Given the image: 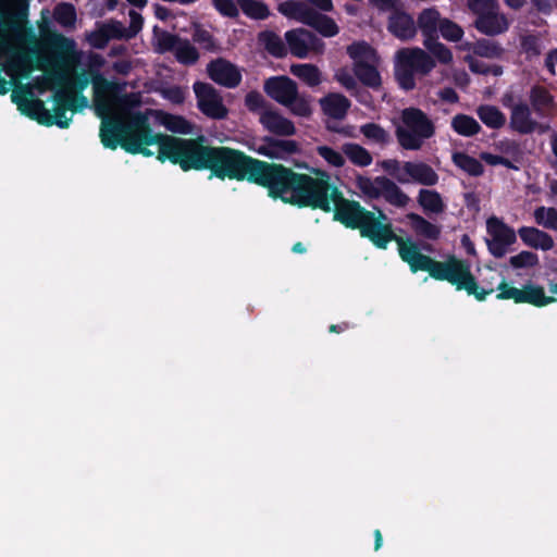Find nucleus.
<instances>
[{"instance_id": "1", "label": "nucleus", "mask_w": 557, "mask_h": 557, "mask_svg": "<svg viewBox=\"0 0 557 557\" xmlns=\"http://www.w3.org/2000/svg\"><path fill=\"white\" fill-rule=\"evenodd\" d=\"M91 81L96 91L95 110L102 119L99 136L103 147L115 150L121 146L131 154L150 157L153 152L147 147L158 145L157 159L161 162L169 160L180 165L184 172L207 170L210 171V177L222 181L228 178L251 182L258 159L231 147L206 145L203 136L186 139L154 134L148 115L133 111L140 106V96L136 92L112 96V104L126 116V121L117 115L108 116L110 103L100 98L99 92L115 90L116 85L98 72L92 75Z\"/></svg>"}, {"instance_id": "2", "label": "nucleus", "mask_w": 557, "mask_h": 557, "mask_svg": "<svg viewBox=\"0 0 557 557\" xmlns=\"http://www.w3.org/2000/svg\"><path fill=\"white\" fill-rule=\"evenodd\" d=\"M394 240L398 244V253L401 260L409 264L411 272L425 271L436 281H446L457 290H466L479 301H484L494 288L480 287L471 272V264L467 260L458 259L454 255L445 261H437L420 252L417 244L407 243L396 235Z\"/></svg>"}, {"instance_id": "3", "label": "nucleus", "mask_w": 557, "mask_h": 557, "mask_svg": "<svg viewBox=\"0 0 557 557\" xmlns=\"http://www.w3.org/2000/svg\"><path fill=\"white\" fill-rule=\"evenodd\" d=\"M250 183L267 188L271 198L281 199L298 208L321 205L318 202V196H320L318 183L313 177L297 173L283 164L258 159Z\"/></svg>"}, {"instance_id": "4", "label": "nucleus", "mask_w": 557, "mask_h": 557, "mask_svg": "<svg viewBox=\"0 0 557 557\" xmlns=\"http://www.w3.org/2000/svg\"><path fill=\"white\" fill-rule=\"evenodd\" d=\"M315 174L317 177H313V181L318 183L317 188L320 191L318 202L321 205L307 206V208L320 209L326 213L333 211V220L348 228L350 224L355 223L354 219L357 214L361 212L360 202L345 198L338 187L331 184L327 172L317 170Z\"/></svg>"}, {"instance_id": "5", "label": "nucleus", "mask_w": 557, "mask_h": 557, "mask_svg": "<svg viewBox=\"0 0 557 557\" xmlns=\"http://www.w3.org/2000/svg\"><path fill=\"white\" fill-rule=\"evenodd\" d=\"M400 120L403 125L396 127L395 136L405 150H420L424 141L435 135L434 123L419 108H405Z\"/></svg>"}, {"instance_id": "6", "label": "nucleus", "mask_w": 557, "mask_h": 557, "mask_svg": "<svg viewBox=\"0 0 557 557\" xmlns=\"http://www.w3.org/2000/svg\"><path fill=\"white\" fill-rule=\"evenodd\" d=\"M359 209L361 212L348 228L358 230L361 237L368 238L376 248L386 249L387 245L396 238L389 218L377 206H373V211L361 205Z\"/></svg>"}, {"instance_id": "7", "label": "nucleus", "mask_w": 557, "mask_h": 557, "mask_svg": "<svg viewBox=\"0 0 557 557\" xmlns=\"http://www.w3.org/2000/svg\"><path fill=\"white\" fill-rule=\"evenodd\" d=\"M131 24L126 28L122 22L111 18L106 22H96L95 29L87 34L86 39L94 49H104L111 39H131L143 28L144 18L135 12H129Z\"/></svg>"}, {"instance_id": "8", "label": "nucleus", "mask_w": 557, "mask_h": 557, "mask_svg": "<svg viewBox=\"0 0 557 557\" xmlns=\"http://www.w3.org/2000/svg\"><path fill=\"white\" fill-rule=\"evenodd\" d=\"M355 185L364 198L374 200L383 197L387 203L397 208L406 207L410 200L400 187L386 176L372 178L357 175Z\"/></svg>"}, {"instance_id": "9", "label": "nucleus", "mask_w": 557, "mask_h": 557, "mask_svg": "<svg viewBox=\"0 0 557 557\" xmlns=\"http://www.w3.org/2000/svg\"><path fill=\"white\" fill-rule=\"evenodd\" d=\"M486 231L490 238H486L485 243L488 252L494 258H503L508 248L517 242L518 233L497 216H491L486 220Z\"/></svg>"}, {"instance_id": "10", "label": "nucleus", "mask_w": 557, "mask_h": 557, "mask_svg": "<svg viewBox=\"0 0 557 557\" xmlns=\"http://www.w3.org/2000/svg\"><path fill=\"white\" fill-rule=\"evenodd\" d=\"M194 91L197 98L198 109L208 117L222 120L227 116V109L223 104L222 97L210 84L196 82Z\"/></svg>"}, {"instance_id": "11", "label": "nucleus", "mask_w": 557, "mask_h": 557, "mask_svg": "<svg viewBox=\"0 0 557 557\" xmlns=\"http://www.w3.org/2000/svg\"><path fill=\"white\" fill-rule=\"evenodd\" d=\"M533 113L529 103L524 101L517 102L516 106L512 107V111H510V129L520 135H530L534 132L544 133L548 128V125L539 123L533 117Z\"/></svg>"}, {"instance_id": "12", "label": "nucleus", "mask_w": 557, "mask_h": 557, "mask_svg": "<svg viewBox=\"0 0 557 557\" xmlns=\"http://www.w3.org/2000/svg\"><path fill=\"white\" fill-rule=\"evenodd\" d=\"M257 152L269 159L288 160L301 152L300 144L294 139H283L273 136H264Z\"/></svg>"}, {"instance_id": "13", "label": "nucleus", "mask_w": 557, "mask_h": 557, "mask_svg": "<svg viewBox=\"0 0 557 557\" xmlns=\"http://www.w3.org/2000/svg\"><path fill=\"white\" fill-rule=\"evenodd\" d=\"M386 29L400 41L412 40L417 35L416 21L403 4L388 14Z\"/></svg>"}, {"instance_id": "14", "label": "nucleus", "mask_w": 557, "mask_h": 557, "mask_svg": "<svg viewBox=\"0 0 557 557\" xmlns=\"http://www.w3.org/2000/svg\"><path fill=\"white\" fill-rule=\"evenodd\" d=\"M264 92L282 106H288L297 96L298 86L286 75L272 76L264 81Z\"/></svg>"}, {"instance_id": "15", "label": "nucleus", "mask_w": 557, "mask_h": 557, "mask_svg": "<svg viewBox=\"0 0 557 557\" xmlns=\"http://www.w3.org/2000/svg\"><path fill=\"white\" fill-rule=\"evenodd\" d=\"M207 72L214 83L226 88H236L243 78L238 67L223 58L210 61Z\"/></svg>"}, {"instance_id": "16", "label": "nucleus", "mask_w": 557, "mask_h": 557, "mask_svg": "<svg viewBox=\"0 0 557 557\" xmlns=\"http://www.w3.org/2000/svg\"><path fill=\"white\" fill-rule=\"evenodd\" d=\"M530 108L539 119H552L556 112V101L543 85L535 84L529 91Z\"/></svg>"}, {"instance_id": "17", "label": "nucleus", "mask_w": 557, "mask_h": 557, "mask_svg": "<svg viewBox=\"0 0 557 557\" xmlns=\"http://www.w3.org/2000/svg\"><path fill=\"white\" fill-rule=\"evenodd\" d=\"M259 122L264 129L275 136L288 137L297 132L295 124L290 120L274 110H264L260 114Z\"/></svg>"}, {"instance_id": "18", "label": "nucleus", "mask_w": 557, "mask_h": 557, "mask_svg": "<svg viewBox=\"0 0 557 557\" xmlns=\"http://www.w3.org/2000/svg\"><path fill=\"white\" fill-rule=\"evenodd\" d=\"M397 54L407 63L408 67L422 75L429 74L436 65L435 60L421 48L401 49Z\"/></svg>"}, {"instance_id": "19", "label": "nucleus", "mask_w": 557, "mask_h": 557, "mask_svg": "<svg viewBox=\"0 0 557 557\" xmlns=\"http://www.w3.org/2000/svg\"><path fill=\"white\" fill-rule=\"evenodd\" d=\"M474 27L483 35L497 36L508 30L509 22L504 14L493 10L478 16L474 21Z\"/></svg>"}, {"instance_id": "20", "label": "nucleus", "mask_w": 557, "mask_h": 557, "mask_svg": "<svg viewBox=\"0 0 557 557\" xmlns=\"http://www.w3.org/2000/svg\"><path fill=\"white\" fill-rule=\"evenodd\" d=\"M322 112L333 120H343L347 115L351 102L339 92H329L319 100Z\"/></svg>"}, {"instance_id": "21", "label": "nucleus", "mask_w": 557, "mask_h": 557, "mask_svg": "<svg viewBox=\"0 0 557 557\" xmlns=\"http://www.w3.org/2000/svg\"><path fill=\"white\" fill-rule=\"evenodd\" d=\"M403 171L409 182L413 181L424 186H434L438 183V174L428 163L406 161L403 163Z\"/></svg>"}, {"instance_id": "22", "label": "nucleus", "mask_w": 557, "mask_h": 557, "mask_svg": "<svg viewBox=\"0 0 557 557\" xmlns=\"http://www.w3.org/2000/svg\"><path fill=\"white\" fill-rule=\"evenodd\" d=\"M518 235L524 245L533 249L547 251L554 247L553 237L548 233L536 227L521 226L518 230Z\"/></svg>"}, {"instance_id": "23", "label": "nucleus", "mask_w": 557, "mask_h": 557, "mask_svg": "<svg viewBox=\"0 0 557 557\" xmlns=\"http://www.w3.org/2000/svg\"><path fill=\"white\" fill-rule=\"evenodd\" d=\"M442 17L437 9H423L416 21L417 30L419 29L424 39L432 40L438 38V28Z\"/></svg>"}, {"instance_id": "24", "label": "nucleus", "mask_w": 557, "mask_h": 557, "mask_svg": "<svg viewBox=\"0 0 557 557\" xmlns=\"http://www.w3.org/2000/svg\"><path fill=\"white\" fill-rule=\"evenodd\" d=\"M406 216L409 221L410 228L417 237L433 242L441 237L442 227L440 225L428 221L425 218L414 212H410Z\"/></svg>"}, {"instance_id": "25", "label": "nucleus", "mask_w": 557, "mask_h": 557, "mask_svg": "<svg viewBox=\"0 0 557 557\" xmlns=\"http://www.w3.org/2000/svg\"><path fill=\"white\" fill-rule=\"evenodd\" d=\"M352 72L359 82L366 87L377 90L382 85L381 74L372 62H359L357 64H352Z\"/></svg>"}, {"instance_id": "26", "label": "nucleus", "mask_w": 557, "mask_h": 557, "mask_svg": "<svg viewBox=\"0 0 557 557\" xmlns=\"http://www.w3.org/2000/svg\"><path fill=\"white\" fill-rule=\"evenodd\" d=\"M556 301L553 296H546L544 287L528 283L521 288L520 304H529L537 308L545 307Z\"/></svg>"}, {"instance_id": "27", "label": "nucleus", "mask_w": 557, "mask_h": 557, "mask_svg": "<svg viewBox=\"0 0 557 557\" xmlns=\"http://www.w3.org/2000/svg\"><path fill=\"white\" fill-rule=\"evenodd\" d=\"M70 99L66 98V89H59L53 95L54 108L52 114L53 125L60 128H67L71 117L66 116V111L74 107Z\"/></svg>"}, {"instance_id": "28", "label": "nucleus", "mask_w": 557, "mask_h": 557, "mask_svg": "<svg viewBox=\"0 0 557 557\" xmlns=\"http://www.w3.org/2000/svg\"><path fill=\"white\" fill-rule=\"evenodd\" d=\"M306 25L312 27L320 35L327 38L334 37L339 33V27L332 17L322 14L314 9L309 15Z\"/></svg>"}, {"instance_id": "29", "label": "nucleus", "mask_w": 557, "mask_h": 557, "mask_svg": "<svg viewBox=\"0 0 557 557\" xmlns=\"http://www.w3.org/2000/svg\"><path fill=\"white\" fill-rule=\"evenodd\" d=\"M277 10L282 15L306 25L313 8L298 0H286L278 4Z\"/></svg>"}, {"instance_id": "30", "label": "nucleus", "mask_w": 557, "mask_h": 557, "mask_svg": "<svg viewBox=\"0 0 557 557\" xmlns=\"http://www.w3.org/2000/svg\"><path fill=\"white\" fill-rule=\"evenodd\" d=\"M451 161L458 169L470 176L479 177L484 174V166L481 161L467 152L454 151L451 154Z\"/></svg>"}, {"instance_id": "31", "label": "nucleus", "mask_w": 557, "mask_h": 557, "mask_svg": "<svg viewBox=\"0 0 557 557\" xmlns=\"http://www.w3.org/2000/svg\"><path fill=\"white\" fill-rule=\"evenodd\" d=\"M346 53L354 61V64L359 62H372L377 61L376 50L367 41H354L346 48Z\"/></svg>"}, {"instance_id": "32", "label": "nucleus", "mask_w": 557, "mask_h": 557, "mask_svg": "<svg viewBox=\"0 0 557 557\" xmlns=\"http://www.w3.org/2000/svg\"><path fill=\"white\" fill-rule=\"evenodd\" d=\"M476 115L481 122L492 129H499L506 124V115L492 104H481L476 109Z\"/></svg>"}, {"instance_id": "33", "label": "nucleus", "mask_w": 557, "mask_h": 557, "mask_svg": "<svg viewBox=\"0 0 557 557\" xmlns=\"http://www.w3.org/2000/svg\"><path fill=\"white\" fill-rule=\"evenodd\" d=\"M290 73L309 87H317L322 83L320 69L311 63L293 64Z\"/></svg>"}, {"instance_id": "34", "label": "nucleus", "mask_w": 557, "mask_h": 557, "mask_svg": "<svg viewBox=\"0 0 557 557\" xmlns=\"http://www.w3.org/2000/svg\"><path fill=\"white\" fill-rule=\"evenodd\" d=\"M306 33L307 29L304 28L292 29L285 33V40L290 53L300 59L308 57Z\"/></svg>"}, {"instance_id": "35", "label": "nucleus", "mask_w": 557, "mask_h": 557, "mask_svg": "<svg viewBox=\"0 0 557 557\" xmlns=\"http://www.w3.org/2000/svg\"><path fill=\"white\" fill-rule=\"evenodd\" d=\"M418 203L426 213L440 214L445 210V203L441 194L434 189H420Z\"/></svg>"}, {"instance_id": "36", "label": "nucleus", "mask_w": 557, "mask_h": 557, "mask_svg": "<svg viewBox=\"0 0 557 557\" xmlns=\"http://www.w3.org/2000/svg\"><path fill=\"white\" fill-rule=\"evenodd\" d=\"M259 42L274 58H284L287 48L281 37L272 30H263L258 35Z\"/></svg>"}, {"instance_id": "37", "label": "nucleus", "mask_w": 557, "mask_h": 557, "mask_svg": "<svg viewBox=\"0 0 557 557\" xmlns=\"http://www.w3.org/2000/svg\"><path fill=\"white\" fill-rule=\"evenodd\" d=\"M469 50L481 58L496 59L504 53V48L493 39L481 38L469 44Z\"/></svg>"}, {"instance_id": "38", "label": "nucleus", "mask_w": 557, "mask_h": 557, "mask_svg": "<svg viewBox=\"0 0 557 557\" xmlns=\"http://www.w3.org/2000/svg\"><path fill=\"white\" fill-rule=\"evenodd\" d=\"M451 128L461 136L471 137L480 133L481 125L474 117L459 113L453 117Z\"/></svg>"}, {"instance_id": "39", "label": "nucleus", "mask_w": 557, "mask_h": 557, "mask_svg": "<svg viewBox=\"0 0 557 557\" xmlns=\"http://www.w3.org/2000/svg\"><path fill=\"white\" fill-rule=\"evenodd\" d=\"M153 35L156 38L154 50L158 53L174 52L182 37L177 34H172L168 30L160 29L159 27L153 28Z\"/></svg>"}, {"instance_id": "40", "label": "nucleus", "mask_w": 557, "mask_h": 557, "mask_svg": "<svg viewBox=\"0 0 557 557\" xmlns=\"http://www.w3.org/2000/svg\"><path fill=\"white\" fill-rule=\"evenodd\" d=\"M343 152L351 163L358 166H369L373 161L371 153L364 147L355 143L344 144Z\"/></svg>"}, {"instance_id": "41", "label": "nucleus", "mask_w": 557, "mask_h": 557, "mask_svg": "<svg viewBox=\"0 0 557 557\" xmlns=\"http://www.w3.org/2000/svg\"><path fill=\"white\" fill-rule=\"evenodd\" d=\"M237 4L243 13L252 20L263 21L270 16L269 7L262 1L237 0Z\"/></svg>"}, {"instance_id": "42", "label": "nucleus", "mask_w": 557, "mask_h": 557, "mask_svg": "<svg viewBox=\"0 0 557 557\" xmlns=\"http://www.w3.org/2000/svg\"><path fill=\"white\" fill-rule=\"evenodd\" d=\"M175 59L183 65H194L199 60V52L187 38H182L174 50Z\"/></svg>"}, {"instance_id": "43", "label": "nucleus", "mask_w": 557, "mask_h": 557, "mask_svg": "<svg viewBox=\"0 0 557 557\" xmlns=\"http://www.w3.org/2000/svg\"><path fill=\"white\" fill-rule=\"evenodd\" d=\"M520 52L527 61H532L542 54V41L537 34H525L520 37Z\"/></svg>"}, {"instance_id": "44", "label": "nucleus", "mask_w": 557, "mask_h": 557, "mask_svg": "<svg viewBox=\"0 0 557 557\" xmlns=\"http://www.w3.org/2000/svg\"><path fill=\"white\" fill-rule=\"evenodd\" d=\"M414 73L416 71L408 67L407 63L397 54L395 77L401 89L409 91L416 87Z\"/></svg>"}, {"instance_id": "45", "label": "nucleus", "mask_w": 557, "mask_h": 557, "mask_svg": "<svg viewBox=\"0 0 557 557\" xmlns=\"http://www.w3.org/2000/svg\"><path fill=\"white\" fill-rule=\"evenodd\" d=\"M55 22L63 27H73L76 23V9L72 3L60 2L53 10Z\"/></svg>"}, {"instance_id": "46", "label": "nucleus", "mask_w": 557, "mask_h": 557, "mask_svg": "<svg viewBox=\"0 0 557 557\" xmlns=\"http://www.w3.org/2000/svg\"><path fill=\"white\" fill-rule=\"evenodd\" d=\"M424 47L428 51L442 64H449L453 62V53L444 44L438 41V38L432 40L424 39Z\"/></svg>"}, {"instance_id": "47", "label": "nucleus", "mask_w": 557, "mask_h": 557, "mask_svg": "<svg viewBox=\"0 0 557 557\" xmlns=\"http://www.w3.org/2000/svg\"><path fill=\"white\" fill-rule=\"evenodd\" d=\"M534 219L539 225L544 226L545 228L557 231V209L556 208H546V207H537L534 210Z\"/></svg>"}, {"instance_id": "48", "label": "nucleus", "mask_w": 557, "mask_h": 557, "mask_svg": "<svg viewBox=\"0 0 557 557\" xmlns=\"http://www.w3.org/2000/svg\"><path fill=\"white\" fill-rule=\"evenodd\" d=\"M360 132L366 138L380 145H385L389 140L388 133L380 124L373 122L361 125Z\"/></svg>"}, {"instance_id": "49", "label": "nucleus", "mask_w": 557, "mask_h": 557, "mask_svg": "<svg viewBox=\"0 0 557 557\" xmlns=\"http://www.w3.org/2000/svg\"><path fill=\"white\" fill-rule=\"evenodd\" d=\"M438 33L448 41H459L463 36V29L449 18H442Z\"/></svg>"}, {"instance_id": "50", "label": "nucleus", "mask_w": 557, "mask_h": 557, "mask_svg": "<svg viewBox=\"0 0 557 557\" xmlns=\"http://www.w3.org/2000/svg\"><path fill=\"white\" fill-rule=\"evenodd\" d=\"M193 40L200 45L202 49H205L206 51H209V52H215L219 50V47L215 42V39L213 37V35L200 27V26H197L193 33Z\"/></svg>"}, {"instance_id": "51", "label": "nucleus", "mask_w": 557, "mask_h": 557, "mask_svg": "<svg viewBox=\"0 0 557 557\" xmlns=\"http://www.w3.org/2000/svg\"><path fill=\"white\" fill-rule=\"evenodd\" d=\"M380 166L400 184H408L409 178L403 171L401 163L396 159H386L380 162Z\"/></svg>"}, {"instance_id": "52", "label": "nucleus", "mask_w": 557, "mask_h": 557, "mask_svg": "<svg viewBox=\"0 0 557 557\" xmlns=\"http://www.w3.org/2000/svg\"><path fill=\"white\" fill-rule=\"evenodd\" d=\"M469 69L472 73L481 75L500 76L503 74V66L498 64H487L478 59L469 60Z\"/></svg>"}, {"instance_id": "53", "label": "nucleus", "mask_w": 557, "mask_h": 557, "mask_svg": "<svg viewBox=\"0 0 557 557\" xmlns=\"http://www.w3.org/2000/svg\"><path fill=\"white\" fill-rule=\"evenodd\" d=\"M509 263L515 269L533 268L539 263L536 253L523 250L516 256L510 257Z\"/></svg>"}, {"instance_id": "54", "label": "nucleus", "mask_w": 557, "mask_h": 557, "mask_svg": "<svg viewBox=\"0 0 557 557\" xmlns=\"http://www.w3.org/2000/svg\"><path fill=\"white\" fill-rule=\"evenodd\" d=\"M285 107L296 116L309 117L312 114L310 101L306 97L299 96L298 92L295 99Z\"/></svg>"}, {"instance_id": "55", "label": "nucleus", "mask_w": 557, "mask_h": 557, "mask_svg": "<svg viewBox=\"0 0 557 557\" xmlns=\"http://www.w3.org/2000/svg\"><path fill=\"white\" fill-rule=\"evenodd\" d=\"M164 125L172 133L188 134L191 131L190 123L181 115L169 114L164 120Z\"/></svg>"}, {"instance_id": "56", "label": "nucleus", "mask_w": 557, "mask_h": 557, "mask_svg": "<svg viewBox=\"0 0 557 557\" xmlns=\"http://www.w3.org/2000/svg\"><path fill=\"white\" fill-rule=\"evenodd\" d=\"M51 48L59 54H73L75 42L61 34H54L51 39Z\"/></svg>"}, {"instance_id": "57", "label": "nucleus", "mask_w": 557, "mask_h": 557, "mask_svg": "<svg viewBox=\"0 0 557 557\" xmlns=\"http://www.w3.org/2000/svg\"><path fill=\"white\" fill-rule=\"evenodd\" d=\"M317 153L333 166L341 168L345 164L342 153L329 146H318Z\"/></svg>"}, {"instance_id": "58", "label": "nucleus", "mask_w": 557, "mask_h": 557, "mask_svg": "<svg viewBox=\"0 0 557 557\" xmlns=\"http://www.w3.org/2000/svg\"><path fill=\"white\" fill-rule=\"evenodd\" d=\"M12 100L15 102L18 107V110L26 116L30 117L32 120L35 119L37 113L39 112V109L37 107V102H44L40 99H22L18 100L17 96L15 94L12 95Z\"/></svg>"}, {"instance_id": "59", "label": "nucleus", "mask_w": 557, "mask_h": 557, "mask_svg": "<svg viewBox=\"0 0 557 557\" xmlns=\"http://www.w3.org/2000/svg\"><path fill=\"white\" fill-rule=\"evenodd\" d=\"M467 3L476 17L498 9L497 0H467Z\"/></svg>"}, {"instance_id": "60", "label": "nucleus", "mask_w": 557, "mask_h": 557, "mask_svg": "<svg viewBox=\"0 0 557 557\" xmlns=\"http://www.w3.org/2000/svg\"><path fill=\"white\" fill-rule=\"evenodd\" d=\"M497 290H499V293L496 295L497 299H499V300L512 299L516 304H520L521 288L511 286L505 280H503L498 284Z\"/></svg>"}, {"instance_id": "61", "label": "nucleus", "mask_w": 557, "mask_h": 557, "mask_svg": "<svg viewBox=\"0 0 557 557\" xmlns=\"http://www.w3.org/2000/svg\"><path fill=\"white\" fill-rule=\"evenodd\" d=\"M216 11L226 17L236 18L239 15L238 8L234 0H211Z\"/></svg>"}, {"instance_id": "62", "label": "nucleus", "mask_w": 557, "mask_h": 557, "mask_svg": "<svg viewBox=\"0 0 557 557\" xmlns=\"http://www.w3.org/2000/svg\"><path fill=\"white\" fill-rule=\"evenodd\" d=\"M480 159L490 165H503L507 169L517 170L518 168L507 158L491 152H481Z\"/></svg>"}, {"instance_id": "63", "label": "nucleus", "mask_w": 557, "mask_h": 557, "mask_svg": "<svg viewBox=\"0 0 557 557\" xmlns=\"http://www.w3.org/2000/svg\"><path fill=\"white\" fill-rule=\"evenodd\" d=\"M245 106L249 111L256 112L265 107V100L260 92L252 90L246 95Z\"/></svg>"}, {"instance_id": "64", "label": "nucleus", "mask_w": 557, "mask_h": 557, "mask_svg": "<svg viewBox=\"0 0 557 557\" xmlns=\"http://www.w3.org/2000/svg\"><path fill=\"white\" fill-rule=\"evenodd\" d=\"M334 77L344 88L349 91L357 88V82L355 77L346 69L338 70Z\"/></svg>"}]
</instances>
